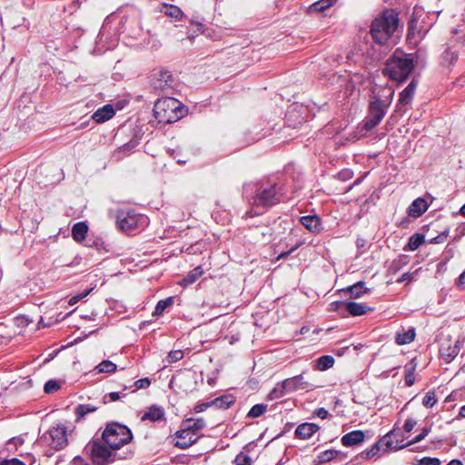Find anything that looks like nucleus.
Wrapping results in <instances>:
<instances>
[{
	"label": "nucleus",
	"instance_id": "obj_1",
	"mask_svg": "<svg viewBox=\"0 0 465 465\" xmlns=\"http://www.w3.org/2000/svg\"><path fill=\"white\" fill-rule=\"evenodd\" d=\"M394 96V90L388 85L375 87L370 97L368 115L363 122L367 131L377 126L385 116Z\"/></svg>",
	"mask_w": 465,
	"mask_h": 465
},
{
	"label": "nucleus",
	"instance_id": "obj_2",
	"mask_svg": "<svg viewBox=\"0 0 465 465\" xmlns=\"http://www.w3.org/2000/svg\"><path fill=\"white\" fill-rule=\"evenodd\" d=\"M400 20L395 10L387 9L376 17L371 27V34L375 43L384 45H393L399 36Z\"/></svg>",
	"mask_w": 465,
	"mask_h": 465
},
{
	"label": "nucleus",
	"instance_id": "obj_3",
	"mask_svg": "<svg viewBox=\"0 0 465 465\" xmlns=\"http://www.w3.org/2000/svg\"><path fill=\"white\" fill-rule=\"evenodd\" d=\"M281 196L276 190L275 184L262 185L257 189L255 195L251 201L252 210L247 214L252 217L262 213L264 210L277 204Z\"/></svg>",
	"mask_w": 465,
	"mask_h": 465
},
{
	"label": "nucleus",
	"instance_id": "obj_4",
	"mask_svg": "<svg viewBox=\"0 0 465 465\" xmlns=\"http://www.w3.org/2000/svg\"><path fill=\"white\" fill-rule=\"evenodd\" d=\"M153 114L159 123H174L183 116L182 104L172 97L158 99L153 106Z\"/></svg>",
	"mask_w": 465,
	"mask_h": 465
},
{
	"label": "nucleus",
	"instance_id": "obj_5",
	"mask_svg": "<svg viewBox=\"0 0 465 465\" xmlns=\"http://www.w3.org/2000/svg\"><path fill=\"white\" fill-rule=\"evenodd\" d=\"M70 430L68 427L62 423H54L38 439L40 444L49 447L54 450H64L69 442Z\"/></svg>",
	"mask_w": 465,
	"mask_h": 465
},
{
	"label": "nucleus",
	"instance_id": "obj_6",
	"mask_svg": "<svg viewBox=\"0 0 465 465\" xmlns=\"http://www.w3.org/2000/svg\"><path fill=\"white\" fill-rule=\"evenodd\" d=\"M102 439L113 450H118L133 439L132 431L125 425L110 422L106 425Z\"/></svg>",
	"mask_w": 465,
	"mask_h": 465
},
{
	"label": "nucleus",
	"instance_id": "obj_7",
	"mask_svg": "<svg viewBox=\"0 0 465 465\" xmlns=\"http://www.w3.org/2000/svg\"><path fill=\"white\" fill-rule=\"evenodd\" d=\"M413 67V59L411 55H394L386 63L384 74L395 81L402 82L407 79Z\"/></svg>",
	"mask_w": 465,
	"mask_h": 465
},
{
	"label": "nucleus",
	"instance_id": "obj_8",
	"mask_svg": "<svg viewBox=\"0 0 465 465\" xmlns=\"http://www.w3.org/2000/svg\"><path fill=\"white\" fill-rule=\"evenodd\" d=\"M84 450L90 456L94 465H107L114 460V450L99 440H91Z\"/></svg>",
	"mask_w": 465,
	"mask_h": 465
},
{
	"label": "nucleus",
	"instance_id": "obj_9",
	"mask_svg": "<svg viewBox=\"0 0 465 465\" xmlns=\"http://www.w3.org/2000/svg\"><path fill=\"white\" fill-rule=\"evenodd\" d=\"M148 218L134 210H120L116 215V223L120 230L132 232L148 225Z\"/></svg>",
	"mask_w": 465,
	"mask_h": 465
},
{
	"label": "nucleus",
	"instance_id": "obj_10",
	"mask_svg": "<svg viewBox=\"0 0 465 465\" xmlns=\"http://www.w3.org/2000/svg\"><path fill=\"white\" fill-rule=\"evenodd\" d=\"M430 430L429 428L425 427L421 430V432L419 435H417L414 439H412L409 442L403 443L402 442L403 440H401V443H399L398 441L396 443H394L392 437L396 436V432L393 430L390 431L389 433H387L381 441L384 443V445L389 450H401L407 446H410V445H412V444L421 441L430 433Z\"/></svg>",
	"mask_w": 465,
	"mask_h": 465
},
{
	"label": "nucleus",
	"instance_id": "obj_11",
	"mask_svg": "<svg viewBox=\"0 0 465 465\" xmlns=\"http://www.w3.org/2000/svg\"><path fill=\"white\" fill-rule=\"evenodd\" d=\"M330 310H345L352 316H361L371 311V308L364 303H358L354 302H334L330 304Z\"/></svg>",
	"mask_w": 465,
	"mask_h": 465
},
{
	"label": "nucleus",
	"instance_id": "obj_12",
	"mask_svg": "<svg viewBox=\"0 0 465 465\" xmlns=\"http://www.w3.org/2000/svg\"><path fill=\"white\" fill-rule=\"evenodd\" d=\"M176 440L174 445L180 449H187L194 444L203 435L194 434L189 429L183 427L175 434Z\"/></svg>",
	"mask_w": 465,
	"mask_h": 465
},
{
	"label": "nucleus",
	"instance_id": "obj_13",
	"mask_svg": "<svg viewBox=\"0 0 465 465\" xmlns=\"http://www.w3.org/2000/svg\"><path fill=\"white\" fill-rule=\"evenodd\" d=\"M285 380L291 391H310L315 387V385L308 379H306L303 374H300Z\"/></svg>",
	"mask_w": 465,
	"mask_h": 465
},
{
	"label": "nucleus",
	"instance_id": "obj_14",
	"mask_svg": "<svg viewBox=\"0 0 465 465\" xmlns=\"http://www.w3.org/2000/svg\"><path fill=\"white\" fill-rule=\"evenodd\" d=\"M416 86H417V83L413 79L408 84V86L401 92L400 98H399L398 104H397L399 111L401 110L402 106H405L411 102L414 93H415V90H416Z\"/></svg>",
	"mask_w": 465,
	"mask_h": 465
},
{
	"label": "nucleus",
	"instance_id": "obj_15",
	"mask_svg": "<svg viewBox=\"0 0 465 465\" xmlns=\"http://www.w3.org/2000/svg\"><path fill=\"white\" fill-rule=\"evenodd\" d=\"M115 114L114 108L112 104H105L103 107L97 109L92 115V119L98 123H104L105 121L113 118Z\"/></svg>",
	"mask_w": 465,
	"mask_h": 465
},
{
	"label": "nucleus",
	"instance_id": "obj_16",
	"mask_svg": "<svg viewBox=\"0 0 465 465\" xmlns=\"http://www.w3.org/2000/svg\"><path fill=\"white\" fill-rule=\"evenodd\" d=\"M300 222L312 233L317 234L322 230L321 219L317 215L302 216Z\"/></svg>",
	"mask_w": 465,
	"mask_h": 465
},
{
	"label": "nucleus",
	"instance_id": "obj_17",
	"mask_svg": "<svg viewBox=\"0 0 465 465\" xmlns=\"http://www.w3.org/2000/svg\"><path fill=\"white\" fill-rule=\"evenodd\" d=\"M319 429L320 427L315 423H302L295 430V436L302 440H309Z\"/></svg>",
	"mask_w": 465,
	"mask_h": 465
},
{
	"label": "nucleus",
	"instance_id": "obj_18",
	"mask_svg": "<svg viewBox=\"0 0 465 465\" xmlns=\"http://www.w3.org/2000/svg\"><path fill=\"white\" fill-rule=\"evenodd\" d=\"M365 435L361 430H353L341 437V443L345 447H351L361 443Z\"/></svg>",
	"mask_w": 465,
	"mask_h": 465
},
{
	"label": "nucleus",
	"instance_id": "obj_19",
	"mask_svg": "<svg viewBox=\"0 0 465 465\" xmlns=\"http://www.w3.org/2000/svg\"><path fill=\"white\" fill-rule=\"evenodd\" d=\"M155 81L153 83L155 88L163 89L165 86L173 83V75L167 70H160L153 74Z\"/></svg>",
	"mask_w": 465,
	"mask_h": 465
},
{
	"label": "nucleus",
	"instance_id": "obj_20",
	"mask_svg": "<svg viewBox=\"0 0 465 465\" xmlns=\"http://www.w3.org/2000/svg\"><path fill=\"white\" fill-rule=\"evenodd\" d=\"M428 209L427 202L423 198H417L410 205L408 213L412 217H420Z\"/></svg>",
	"mask_w": 465,
	"mask_h": 465
},
{
	"label": "nucleus",
	"instance_id": "obj_21",
	"mask_svg": "<svg viewBox=\"0 0 465 465\" xmlns=\"http://www.w3.org/2000/svg\"><path fill=\"white\" fill-rule=\"evenodd\" d=\"M182 426L189 429L194 434H201L200 431L206 427V423L203 418H188L183 421Z\"/></svg>",
	"mask_w": 465,
	"mask_h": 465
},
{
	"label": "nucleus",
	"instance_id": "obj_22",
	"mask_svg": "<svg viewBox=\"0 0 465 465\" xmlns=\"http://www.w3.org/2000/svg\"><path fill=\"white\" fill-rule=\"evenodd\" d=\"M164 416V411L162 408L157 407L155 405L151 406L148 408L147 411L143 412V414L141 417V420L143 421L144 420H151V421H158L162 420Z\"/></svg>",
	"mask_w": 465,
	"mask_h": 465
},
{
	"label": "nucleus",
	"instance_id": "obj_23",
	"mask_svg": "<svg viewBox=\"0 0 465 465\" xmlns=\"http://www.w3.org/2000/svg\"><path fill=\"white\" fill-rule=\"evenodd\" d=\"M287 392H291L289 390L286 380L276 384V386L269 392L267 398L270 401L279 400L282 398Z\"/></svg>",
	"mask_w": 465,
	"mask_h": 465
},
{
	"label": "nucleus",
	"instance_id": "obj_24",
	"mask_svg": "<svg viewBox=\"0 0 465 465\" xmlns=\"http://www.w3.org/2000/svg\"><path fill=\"white\" fill-rule=\"evenodd\" d=\"M88 231V226L84 222H79L74 224L72 228V236L76 242L84 240Z\"/></svg>",
	"mask_w": 465,
	"mask_h": 465
},
{
	"label": "nucleus",
	"instance_id": "obj_25",
	"mask_svg": "<svg viewBox=\"0 0 465 465\" xmlns=\"http://www.w3.org/2000/svg\"><path fill=\"white\" fill-rule=\"evenodd\" d=\"M234 402L235 399L232 395H223L212 401L213 406L224 410L230 408Z\"/></svg>",
	"mask_w": 465,
	"mask_h": 465
},
{
	"label": "nucleus",
	"instance_id": "obj_26",
	"mask_svg": "<svg viewBox=\"0 0 465 465\" xmlns=\"http://www.w3.org/2000/svg\"><path fill=\"white\" fill-rule=\"evenodd\" d=\"M440 351L443 359H445L447 361H450L458 355L460 348L457 344H455L454 346L441 345Z\"/></svg>",
	"mask_w": 465,
	"mask_h": 465
},
{
	"label": "nucleus",
	"instance_id": "obj_27",
	"mask_svg": "<svg viewBox=\"0 0 465 465\" xmlns=\"http://www.w3.org/2000/svg\"><path fill=\"white\" fill-rule=\"evenodd\" d=\"M334 364V358L331 355H323L316 360L315 369L319 371H326Z\"/></svg>",
	"mask_w": 465,
	"mask_h": 465
},
{
	"label": "nucleus",
	"instance_id": "obj_28",
	"mask_svg": "<svg viewBox=\"0 0 465 465\" xmlns=\"http://www.w3.org/2000/svg\"><path fill=\"white\" fill-rule=\"evenodd\" d=\"M415 338L414 329H410L408 331H402L401 332H398L396 334V342L400 345L409 344Z\"/></svg>",
	"mask_w": 465,
	"mask_h": 465
},
{
	"label": "nucleus",
	"instance_id": "obj_29",
	"mask_svg": "<svg viewBox=\"0 0 465 465\" xmlns=\"http://www.w3.org/2000/svg\"><path fill=\"white\" fill-rule=\"evenodd\" d=\"M344 292L349 293L351 298L356 299L360 298L366 292V289H364L363 282H358L357 283L348 287Z\"/></svg>",
	"mask_w": 465,
	"mask_h": 465
},
{
	"label": "nucleus",
	"instance_id": "obj_30",
	"mask_svg": "<svg viewBox=\"0 0 465 465\" xmlns=\"http://www.w3.org/2000/svg\"><path fill=\"white\" fill-rule=\"evenodd\" d=\"M203 269L198 266L191 271L182 281V284L187 286L195 282L203 274Z\"/></svg>",
	"mask_w": 465,
	"mask_h": 465
},
{
	"label": "nucleus",
	"instance_id": "obj_31",
	"mask_svg": "<svg viewBox=\"0 0 465 465\" xmlns=\"http://www.w3.org/2000/svg\"><path fill=\"white\" fill-rule=\"evenodd\" d=\"M94 371L98 373H112L116 371V364H114L113 361L105 360L103 361L101 363H99L95 368Z\"/></svg>",
	"mask_w": 465,
	"mask_h": 465
},
{
	"label": "nucleus",
	"instance_id": "obj_32",
	"mask_svg": "<svg viewBox=\"0 0 465 465\" xmlns=\"http://www.w3.org/2000/svg\"><path fill=\"white\" fill-rule=\"evenodd\" d=\"M424 242V236L420 233H416L410 237L408 242V249L411 251L417 250Z\"/></svg>",
	"mask_w": 465,
	"mask_h": 465
},
{
	"label": "nucleus",
	"instance_id": "obj_33",
	"mask_svg": "<svg viewBox=\"0 0 465 465\" xmlns=\"http://www.w3.org/2000/svg\"><path fill=\"white\" fill-rule=\"evenodd\" d=\"M173 303V297H168L167 299L165 300H161L157 302L156 306H155V310H154V312L153 314L154 315H162L163 313V312L165 311V309L169 306H171L172 304Z\"/></svg>",
	"mask_w": 465,
	"mask_h": 465
},
{
	"label": "nucleus",
	"instance_id": "obj_34",
	"mask_svg": "<svg viewBox=\"0 0 465 465\" xmlns=\"http://www.w3.org/2000/svg\"><path fill=\"white\" fill-rule=\"evenodd\" d=\"M98 408L92 404H80L75 409V413L78 417H84L86 414L94 412Z\"/></svg>",
	"mask_w": 465,
	"mask_h": 465
},
{
	"label": "nucleus",
	"instance_id": "obj_35",
	"mask_svg": "<svg viewBox=\"0 0 465 465\" xmlns=\"http://www.w3.org/2000/svg\"><path fill=\"white\" fill-rule=\"evenodd\" d=\"M164 13L166 15L171 16L175 19H180L183 15L182 10L175 5H164Z\"/></svg>",
	"mask_w": 465,
	"mask_h": 465
},
{
	"label": "nucleus",
	"instance_id": "obj_36",
	"mask_svg": "<svg viewBox=\"0 0 465 465\" xmlns=\"http://www.w3.org/2000/svg\"><path fill=\"white\" fill-rule=\"evenodd\" d=\"M339 454L338 450H327L319 454L318 460L321 463H325L332 460Z\"/></svg>",
	"mask_w": 465,
	"mask_h": 465
},
{
	"label": "nucleus",
	"instance_id": "obj_37",
	"mask_svg": "<svg viewBox=\"0 0 465 465\" xmlns=\"http://www.w3.org/2000/svg\"><path fill=\"white\" fill-rule=\"evenodd\" d=\"M267 410V405L265 404H255L249 411L247 417L248 418H258L262 416Z\"/></svg>",
	"mask_w": 465,
	"mask_h": 465
},
{
	"label": "nucleus",
	"instance_id": "obj_38",
	"mask_svg": "<svg viewBox=\"0 0 465 465\" xmlns=\"http://www.w3.org/2000/svg\"><path fill=\"white\" fill-rule=\"evenodd\" d=\"M331 6V4H329V2H327V0H319L315 3H313L310 6V11L311 12H322Z\"/></svg>",
	"mask_w": 465,
	"mask_h": 465
},
{
	"label": "nucleus",
	"instance_id": "obj_39",
	"mask_svg": "<svg viewBox=\"0 0 465 465\" xmlns=\"http://www.w3.org/2000/svg\"><path fill=\"white\" fill-rule=\"evenodd\" d=\"M405 384L408 387H411L414 384L415 377H414V367L413 366H405V377H404Z\"/></svg>",
	"mask_w": 465,
	"mask_h": 465
},
{
	"label": "nucleus",
	"instance_id": "obj_40",
	"mask_svg": "<svg viewBox=\"0 0 465 465\" xmlns=\"http://www.w3.org/2000/svg\"><path fill=\"white\" fill-rule=\"evenodd\" d=\"M61 388L60 383L55 380H49L44 387L45 392L47 394L54 393Z\"/></svg>",
	"mask_w": 465,
	"mask_h": 465
},
{
	"label": "nucleus",
	"instance_id": "obj_41",
	"mask_svg": "<svg viewBox=\"0 0 465 465\" xmlns=\"http://www.w3.org/2000/svg\"><path fill=\"white\" fill-rule=\"evenodd\" d=\"M437 402V398L434 391H429L423 397L422 404L427 408H431Z\"/></svg>",
	"mask_w": 465,
	"mask_h": 465
},
{
	"label": "nucleus",
	"instance_id": "obj_42",
	"mask_svg": "<svg viewBox=\"0 0 465 465\" xmlns=\"http://www.w3.org/2000/svg\"><path fill=\"white\" fill-rule=\"evenodd\" d=\"M183 358V351L181 350L171 351L166 358L168 363L176 362Z\"/></svg>",
	"mask_w": 465,
	"mask_h": 465
},
{
	"label": "nucleus",
	"instance_id": "obj_43",
	"mask_svg": "<svg viewBox=\"0 0 465 465\" xmlns=\"http://www.w3.org/2000/svg\"><path fill=\"white\" fill-rule=\"evenodd\" d=\"M92 291H93V288H90L79 294H76V295L71 297L68 301V304L71 306L76 304L79 301H81L82 299L86 297Z\"/></svg>",
	"mask_w": 465,
	"mask_h": 465
},
{
	"label": "nucleus",
	"instance_id": "obj_44",
	"mask_svg": "<svg viewBox=\"0 0 465 465\" xmlns=\"http://www.w3.org/2000/svg\"><path fill=\"white\" fill-rule=\"evenodd\" d=\"M234 461L236 465H252L251 458L242 453L237 455Z\"/></svg>",
	"mask_w": 465,
	"mask_h": 465
},
{
	"label": "nucleus",
	"instance_id": "obj_45",
	"mask_svg": "<svg viewBox=\"0 0 465 465\" xmlns=\"http://www.w3.org/2000/svg\"><path fill=\"white\" fill-rule=\"evenodd\" d=\"M420 465H440V460L437 458L426 457L420 460Z\"/></svg>",
	"mask_w": 465,
	"mask_h": 465
},
{
	"label": "nucleus",
	"instance_id": "obj_46",
	"mask_svg": "<svg viewBox=\"0 0 465 465\" xmlns=\"http://www.w3.org/2000/svg\"><path fill=\"white\" fill-rule=\"evenodd\" d=\"M151 381L149 378H143L135 381L136 389H146L150 386Z\"/></svg>",
	"mask_w": 465,
	"mask_h": 465
},
{
	"label": "nucleus",
	"instance_id": "obj_47",
	"mask_svg": "<svg viewBox=\"0 0 465 465\" xmlns=\"http://www.w3.org/2000/svg\"><path fill=\"white\" fill-rule=\"evenodd\" d=\"M417 424L416 420L410 418V419H407L405 420V423H404V426H403V429L406 432H411L413 428L415 427V425Z\"/></svg>",
	"mask_w": 465,
	"mask_h": 465
},
{
	"label": "nucleus",
	"instance_id": "obj_48",
	"mask_svg": "<svg viewBox=\"0 0 465 465\" xmlns=\"http://www.w3.org/2000/svg\"><path fill=\"white\" fill-rule=\"evenodd\" d=\"M210 406H213L212 401L200 403L194 406L193 411L196 413L206 411Z\"/></svg>",
	"mask_w": 465,
	"mask_h": 465
},
{
	"label": "nucleus",
	"instance_id": "obj_49",
	"mask_svg": "<svg viewBox=\"0 0 465 465\" xmlns=\"http://www.w3.org/2000/svg\"><path fill=\"white\" fill-rule=\"evenodd\" d=\"M458 59V54L455 52L447 51L444 54V60L453 64Z\"/></svg>",
	"mask_w": 465,
	"mask_h": 465
},
{
	"label": "nucleus",
	"instance_id": "obj_50",
	"mask_svg": "<svg viewBox=\"0 0 465 465\" xmlns=\"http://www.w3.org/2000/svg\"><path fill=\"white\" fill-rule=\"evenodd\" d=\"M120 399V394L119 392H110L108 394H106L104 397V402H108V401H116Z\"/></svg>",
	"mask_w": 465,
	"mask_h": 465
},
{
	"label": "nucleus",
	"instance_id": "obj_51",
	"mask_svg": "<svg viewBox=\"0 0 465 465\" xmlns=\"http://www.w3.org/2000/svg\"><path fill=\"white\" fill-rule=\"evenodd\" d=\"M379 450H380V448L377 443L374 446H372L370 450H365L366 457L367 458L374 457L378 453Z\"/></svg>",
	"mask_w": 465,
	"mask_h": 465
},
{
	"label": "nucleus",
	"instance_id": "obj_52",
	"mask_svg": "<svg viewBox=\"0 0 465 465\" xmlns=\"http://www.w3.org/2000/svg\"><path fill=\"white\" fill-rule=\"evenodd\" d=\"M261 234L262 236L263 241H271L272 238V232L269 227H264L261 231Z\"/></svg>",
	"mask_w": 465,
	"mask_h": 465
},
{
	"label": "nucleus",
	"instance_id": "obj_53",
	"mask_svg": "<svg viewBox=\"0 0 465 465\" xmlns=\"http://www.w3.org/2000/svg\"><path fill=\"white\" fill-rule=\"evenodd\" d=\"M70 465H89V463L81 456H76L73 459Z\"/></svg>",
	"mask_w": 465,
	"mask_h": 465
},
{
	"label": "nucleus",
	"instance_id": "obj_54",
	"mask_svg": "<svg viewBox=\"0 0 465 465\" xmlns=\"http://www.w3.org/2000/svg\"><path fill=\"white\" fill-rule=\"evenodd\" d=\"M447 235H448V232H444L440 233V235L436 236L435 238H433L431 242L434 243L443 242L444 240L447 238Z\"/></svg>",
	"mask_w": 465,
	"mask_h": 465
},
{
	"label": "nucleus",
	"instance_id": "obj_55",
	"mask_svg": "<svg viewBox=\"0 0 465 465\" xmlns=\"http://www.w3.org/2000/svg\"><path fill=\"white\" fill-rule=\"evenodd\" d=\"M412 280V274L410 272L403 273L398 280V282H411Z\"/></svg>",
	"mask_w": 465,
	"mask_h": 465
},
{
	"label": "nucleus",
	"instance_id": "obj_56",
	"mask_svg": "<svg viewBox=\"0 0 465 465\" xmlns=\"http://www.w3.org/2000/svg\"><path fill=\"white\" fill-rule=\"evenodd\" d=\"M4 465H25V463L18 459H11L5 460Z\"/></svg>",
	"mask_w": 465,
	"mask_h": 465
},
{
	"label": "nucleus",
	"instance_id": "obj_57",
	"mask_svg": "<svg viewBox=\"0 0 465 465\" xmlns=\"http://www.w3.org/2000/svg\"><path fill=\"white\" fill-rule=\"evenodd\" d=\"M316 414L321 419H325L328 416V411L324 408H320L317 410Z\"/></svg>",
	"mask_w": 465,
	"mask_h": 465
},
{
	"label": "nucleus",
	"instance_id": "obj_58",
	"mask_svg": "<svg viewBox=\"0 0 465 465\" xmlns=\"http://www.w3.org/2000/svg\"><path fill=\"white\" fill-rule=\"evenodd\" d=\"M301 245V243H298L296 244V246H294L293 248H292L289 252H282L279 256H278V260L282 259V258H285L287 257L291 252H292L293 251H295L299 246Z\"/></svg>",
	"mask_w": 465,
	"mask_h": 465
},
{
	"label": "nucleus",
	"instance_id": "obj_59",
	"mask_svg": "<svg viewBox=\"0 0 465 465\" xmlns=\"http://www.w3.org/2000/svg\"><path fill=\"white\" fill-rule=\"evenodd\" d=\"M458 284L460 287L465 288V272L460 275Z\"/></svg>",
	"mask_w": 465,
	"mask_h": 465
},
{
	"label": "nucleus",
	"instance_id": "obj_60",
	"mask_svg": "<svg viewBox=\"0 0 465 465\" xmlns=\"http://www.w3.org/2000/svg\"><path fill=\"white\" fill-rule=\"evenodd\" d=\"M365 244H366V242L364 239H362V238L357 239L356 245L359 249H361L362 247H364Z\"/></svg>",
	"mask_w": 465,
	"mask_h": 465
},
{
	"label": "nucleus",
	"instance_id": "obj_61",
	"mask_svg": "<svg viewBox=\"0 0 465 465\" xmlns=\"http://www.w3.org/2000/svg\"><path fill=\"white\" fill-rule=\"evenodd\" d=\"M9 442H13L15 445H17V444L22 445L24 443V440L21 438H13Z\"/></svg>",
	"mask_w": 465,
	"mask_h": 465
},
{
	"label": "nucleus",
	"instance_id": "obj_62",
	"mask_svg": "<svg viewBox=\"0 0 465 465\" xmlns=\"http://www.w3.org/2000/svg\"><path fill=\"white\" fill-rule=\"evenodd\" d=\"M447 465H463L459 460H452Z\"/></svg>",
	"mask_w": 465,
	"mask_h": 465
},
{
	"label": "nucleus",
	"instance_id": "obj_63",
	"mask_svg": "<svg viewBox=\"0 0 465 465\" xmlns=\"http://www.w3.org/2000/svg\"><path fill=\"white\" fill-rule=\"evenodd\" d=\"M459 416L465 418V405L460 408Z\"/></svg>",
	"mask_w": 465,
	"mask_h": 465
},
{
	"label": "nucleus",
	"instance_id": "obj_64",
	"mask_svg": "<svg viewBox=\"0 0 465 465\" xmlns=\"http://www.w3.org/2000/svg\"><path fill=\"white\" fill-rule=\"evenodd\" d=\"M460 213L465 216V204L460 208Z\"/></svg>",
	"mask_w": 465,
	"mask_h": 465
}]
</instances>
